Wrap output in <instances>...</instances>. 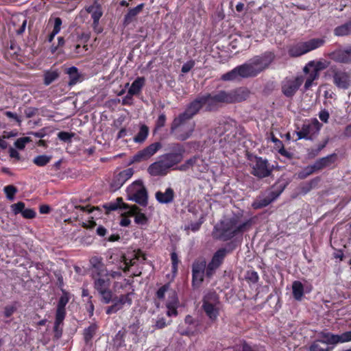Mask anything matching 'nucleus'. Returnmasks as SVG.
Here are the masks:
<instances>
[{"label": "nucleus", "instance_id": "obj_1", "mask_svg": "<svg viewBox=\"0 0 351 351\" xmlns=\"http://www.w3.org/2000/svg\"><path fill=\"white\" fill-rule=\"evenodd\" d=\"M250 95V91L243 87L229 91L219 90L218 92L197 97L186 107L184 112L174 119V127L179 125L182 120H190L199 110L205 106L206 110L217 109L220 104H228L241 102L246 100Z\"/></svg>", "mask_w": 351, "mask_h": 351}, {"label": "nucleus", "instance_id": "obj_2", "mask_svg": "<svg viewBox=\"0 0 351 351\" xmlns=\"http://www.w3.org/2000/svg\"><path fill=\"white\" fill-rule=\"evenodd\" d=\"M252 226L250 219L244 220L241 216L234 215L221 221L215 227L217 237L222 241H228L234 237L241 236Z\"/></svg>", "mask_w": 351, "mask_h": 351}, {"label": "nucleus", "instance_id": "obj_3", "mask_svg": "<svg viewBox=\"0 0 351 351\" xmlns=\"http://www.w3.org/2000/svg\"><path fill=\"white\" fill-rule=\"evenodd\" d=\"M351 341V330L339 335L322 331L318 333V338L313 340L308 348V351H331L328 346H335L339 343Z\"/></svg>", "mask_w": 351, "mask_h": 351}, {"label": "nucleus", "instance_id": "obj_4", "mask_svg": "<svg viewBox=\"0 0 351 351\" xmlns=\"http://www.w3.org/2000/svg\"><path fill=\"white\" fill-rule=\"evenodd\" d=\"M92 279L94 288L101 295V301L105 304H109L112 301V292L110 289L111 282L108 277V271L102 267L94 265Z\"/></svg>", "mask_w": 351, "mask_h": 351}, {"label": "nucleus", "instance_id": "obj_5", "mask_svg": "<svg viewBox=\"0 0 351 351\" xmlns=\"http://www.w3.org/2000/svg\"><path fill=\"white\" fill-rule=\"evenodd\" d=\"M274 59V54L270 51L250 59L247 63L243 64L247 77L257 75L267 68Z\"/></svg>", "mask_w": 351, "mask_h": 351}, {"label": "nucleus", "instance_id": "obj_6", "mask_svg": "<svg viewBox=\"0 0 351 351\" xmlns=\"http://www.w3.org/2000/svg\"><path fill=\"white\" fill-rule=\"evenodd\" d=\"M128 199L141 205L147 204V192L141 180H136L127 188Z\"/></svg>", "mask_w": 351, "mask_h": 351}, {"label": "nucleus", "instance_id": "obj_7", "mask_svg": "<svg viewBox=\"0 0 351 351\" xmlns=\"http://www.w3.org/2000/svg\"><path fill=\"white\" fill-rule=\"evenodd\" d=\"M202 306L209 319L216 320L219 312V302L217 295L214 293L207 294L204 298Z\"/></svg>", "mask_w": 351, "mask_h": 351}, {"label": "nucleus", "instance_id": "obj_8", "mask_svg": "<svg viewBox=\"0 0 351 351\" xmlns=\"http://www.w3.org/2000/svg\"><path fill=\"white\" fill-rule=\"evenodd\" d=\"M322 126L317 119L304 123L301 130L297 132L298 138L313 140L319 134Z\"/></svg>", "mask_w": 351, "mask_h": 351}, {"label": "nucleus", "instance_id": "obj_9", "mask_svg": "<svg viewBox=\"0 0 351 351\" xmlns=\"http://www.w3.org/2000/svg\"><path fill=\"white\" fill-rule=\"evenodd\" d=\"M195 129V123L188 122L187 120H182L179 125L174 127V120L171 126V132L174 134L176 138L180 141L188 139L193 134Z\"/></svg>", "mask_w": 351, "mask_h": 351}, {"label": "nucleus", "instance_id": "obj_10", "mask_svg": "<svg viewBox=\"0 0 351 351\" xmlns=\"http://www.w3.org/2000/svg\"><path fill=\"white\" fill-rule=\"evenodd\" d=\"M132 295L133 293L130 292L127 294L121 295L119 298H116L113 300L112 299L113 304L106 308V314L110 315L112 313H116L125 306L130 307L132 304Z\"/></svg>", "mask_w": 351, "mask_h": 351}, {"label": "nucleus", "instance_id": "obj_11", "mask_svg": "<svg viewBox=\"0 0 351 351\" xmlns=\"http://www.w3.org/2000/svg\"><path fill=\"white\" fill-rule=\"evenodd\" d=\"M302 76L286 78L282 82V92L287 97H292L304 82Z\"/></svg>", "mask_w": 351, "mask_h": 351}, {"label": "nucleus", "instance_id": "obj_12", "mask_svg": "<svg viewBox=\"0 0 351 351\" xmlns=\"http://www.w3.org/2000/svg\"><path fill=\"white\" fill-rule=\"evenodd\" d=\"M184 152V149L183 146L177 144L174 148V152L164 154L160 158L169 169L182 160Z\"/></svg>", "mask_w": 351, "mask_h": 351}, {"label": "nucleus", "instance_id": "obj_13", "mask_svg": "<svg viewBox=\"0 0 351 351\" xmlns=\"http://www.w3.org/2000/svg\"><path fill=\"white\" fill-rule=\"evenodd\" d=\"M162 145L159 142L154 143L143 149L138 152L132 159V162H139L147 160L153 156L160 148Z\"/></svg>", "mask_w": 351, "mask_h": 351}, {"label": "nucleus", "instance_id": "obj_14", "mask_svg": "<svg viewBox=\"0 0 351 351\" xmlns=\"http://www.w3.org/2000/svg\"><path fill=\"white\" fill-rule=\"evenodd\" d=\"M206 262L204 258L196 260L192 267L193 285L198 287L204 280Z\"/></svg>", "mask_w": 351, "mask_h": 351}, {"label": "nucleus", "instance_id": "obj_15", "mask_svg": "<svg viewBox=\"0 0 351 351\" xmlns=\"http://www.w3.org/2000/svg\"><path fill=\"white\" fill-rule=\"evenodd\" d=\"M252 173L259 178L267 177L271 173L267 161L262 158L256 157L255 162L252 165Z\"/></svg>", "mask_w": 351, "mask_h": 351}, {"label": "nucleus", "instance_id": "obj_16", "mask_svg": "<svg viewBox=\"0 0 351 351\" xmlns=\"http://www.w3.org/2000/svg\"><path fill=\"white\" fill-rule=\"evenodd\" d=\"M330 71L333 76V82L339 88L346 89L350 85V77L348 74L335 67H332Z\"/></svg>", "mask_w": 351, "mask_h": 351}, {"label": "nucleus", "instance_id": "obj_17", "mask_svg": "<svg viewBox=\"0 0 351 351\" xmlns=\"http://www.w3.org/2000/svg\"><path fill=\"white\" fill-rule=\"evenodd\" d=\"M134 174V169L132 168H128L118 174L115 175L111 183V187L114 190L120 189L125 182L128 180Z\"/></svg>", "mask_w": 351, "mask_h": 351}, {"label": "nucleus", "instance_id": "obj_18", "mask_svg": "<svg viewBox=\"0 0 351 351\" xmlns=\"http://www.w3.org/2000/svg\"><path fill=\"white\" fill-rule=\"evenodd\" d=\"M189 168H192L193 171L204 172L206 170L207 165L202 158L195 156L187 160L184 164L180 167V169L182 171H186Z\"/></svg>", "mask_w": 351, "mask_h": 351}, {"label": "nucleus", "instance_id": "obj_19", "mask_svg": "<svg viewBox=\"0 0 351 351\" xmlns=\"http://www.w3.org/2000/svg\"><path fill=\"white\" fill-rule=\"evenodd\" d=\"M86 11L91 14L93 20V27L97 33H100L101 29L99 27V21L103 14L101 7L97 3H94L86 8Z\"/></svg>", "mask_w": 351, "mask_h": 351}, {"label": "nucleus", "instance_id": "obj_20", "mask_svg": "<svg viewBox=\"0 0 351 351\" xmlns=\"http://www.w3.org/2000/svg\"><path fill=\"white\" fill-rule=\"evenodd\" d=\"M104 208L106 209L108 212L111 210H119L121 213L122 212L123 215L125 213L132 214L134 212V208H130V206H129L127 204H125L123 202V199L121 197L117 198L115 202H111L107 204L106 205L104 206Z\"/></svg>", "mask_w": 351, "mask_h": 351}, {"label": "nucleus", "instance_id": "obj_21", "mask_svg": "<svg viewBox=\"0 0 351 351\" xmlns=\"http://www.w3.org/2000/svg\"><path fill=\"white\" fill-rule=\"evenodd\" d=\"M169 169L160 157L159 159L151 164L147 168V172L152 176H162L168 173Z\"/></svg>", "mask_w": 351, "mask_h": 351}, {"label": "nucleus", "instance_id": "obj_22", "mask_svg": "<svg viewBox=\"0 0 351 351\" xmlns=\"http://www.w3.org/2000/svg\"><path fill=\"white\" fill-rule=\"evenodd\" d=\"M175 195L174 190L171 186H169L165 191H157L155 194V197L159 203L168 204L174 201Z\"/></svg>", "mask_w": 351, "mask_h": 351}, {"label": "nucleus", "instance_id": "obj_23", "mask_svg": "<svg viewBox=\"0 0 351 351\" xmlns=\"http://www.w3.org/2000/svg\"><path fill=\"white\" fill-rule=\"evenodd\" d=\"M331 58L337 62L350 63L351 62V47L344 50L335 51L331 54Z\"/></svg>", "mask_w": 351, "mask_h": 351}, {"label": "nucleus", "instance_id": "obj_24", "mask_svg": "<svg viewBox=\"0 0 351 351\" xmlns=\"http://www.w3.org/2000/svg\"><path fill=\"white\" fill-rule=\"evenodd\" d=\"M239 77H248L244 69L243 65L237 66L230 71L223 74L221 77V79L223 81H232L237 79Z\"/></svg>", "mask_w": 351, "mask_h": 351}, {"label": "nucleus", "instance_id": "obj_25", "mask_svg": "<svg viewBox=\"0 0 351 351\" xmlns=\"http://www.w3.org/2000/svg\"><path fill=\"white\" fill-rule=\"evenodd\" d=\"M329 63L326 60L310 61L304 67L303 71L304 72H307L308 70H313L319 75V72L326 69Z\"/></svg>", "mask_w": 351, "mask_h": 351}, {"label": "nucleus", "instance_id": "obj_26", "mask_svg": "<svg viewBox=\"0 0 351 351\" xmlns=\"http://www.w3.org/2000/svg\"><path fill=\"white\" fill-rule=\"evenodd\" d=\"M144 6V3H141L136 7L130 9L124 16L123 25L127 26L130 24L134 20L135 17L142 11Z\"/></svg>", "mask_w": 351, "mask_h": 351}, {"label": "nucleus", "instance_id": "obj_27", "mask_svg": "<svg viewBox=\"0 0 351 351\" xmlns=\"http://www.w3.org/2000/svg\"><path fill=\"white\" fill-rule=\"evenodd\" d=\"M66 311L62 309L56 310V320L54 323V332L57 337H60L62 334V329L60 328V326L62 324L63 320L65 318Z\"/></svg>", "mask_w": 351, "mask_h": 351}, {"label": "nucleus", "instance_id": "obj_28", "mask_svg": "<svg viewBox=\"0 0 351 351\" xmlns=\"http://www.w3.org/2000/svg\"><path fill=\"white\" fill-rule=\"evenodd\" d=\"M145 80L143 77H138L131 84L128 91L130 95H136L139 94L145 85Z\"/></svg>", "mask_w": 351, "mask_h": 351}, {"label": "nucleus", "instance_id": "obj_29", "mask_svg": "<svg viewBox=\"0 0 351 351\" xmlns=\"http://www.w3.org/2000/svg\"><path fill=\"white\" fill-rule=\"evenodd\" d=\"M288 53L291 57H298L306 53L304 42L298 43L290 46Z\"/></svg>", "mask_w": 351, "mask_h": 351}, {"label": "nucleus", "instance_id": "obj_30", "mask_svg": "<svg viewBox=\"0 0 351 351\" xmlns=\"http://www.w3.org/2000/svg\"><path fill=\"white\" fill-rule=\"evenodd\" d=\"M325 40L323 38H312L304 42L306 53L315 50L324 45Z\"/></svg>", "mask_w": 351, "mask_h": 351}, {"label": "nucleus", "instance_id": "obj_31", "mask_svg": "<svg viewBox=\"0 0 351 351\" xmlns=\"http://www.w3.org/2000/svg\"><path fill=\"white\" fill-rule=\"evenodd\" d=\"M292 293L296 300H301L304 295V286L300 281L295 280L292 284Z\"/></svg>", "mask_w": 351, "mask_h": 351}, {"label": "nucleus", "instance_id": "obj_32", "mask_svg": "<svg viewBox=\"0 0 351 351\" xmlns=\"http://www.w3.org/2000/svg\"><path fill=\"white\" fill-rule=\"evenodd\" d=\"M43 77L45 85L48 86L58 78L59 72L58 70H48L45 71Z\"/></svg>", "mask_w": 351, "mask_h": 351}, {"label": "nucleus", "instance_id": "obj_33", "mask_svg": "<svg viewBox=\"0 0 351 351\" xmlns=\"http://www.w3.org/2000/svg\"><path fill=\"white\" fill-rule=\"evenodd\" d=\"M271 202L267 195L258 196L252 203V206L254 209H259L268 206Z\"/></svg>", "mask_w": 351, "mask_h": 351}, {"label": "nucleus", "instance_id": "obj_34", "mask_svg": "<svg viewBox=\"0 0 351 351\" xmlns=\"http://www.w3.org/2000/svg\"><path fill=\"white\" fill-rule=\"evenodd\" d=\"M149 134V128L145 125H142L140 127V130L137 134L134 137V141L135 143H141L144 142L147 138Z\"/></svg>", "mask_w": 351, "mask_h": 351}, {"label": "nucleus", "instance_id": "obj_35", "mask_svg": "<svg viewBox=\"0 0 351 351\" xmlns=\"http://www.w3.org/2000/svg\"><path fill=\"white\" fill-rule=\"evenodd\" d=\"M335 34L338 36H343L351 34V21L337 27L334 30Z\"/></svg>", "mask_w": 351, "mask_h": 351}, {"label": "nucleus", "instance_id": "obj_36", "mask_svg": "<svg viewBox=\"0 0 351 351\" xmlns=\"http://www.w3.org/2000/svg\"><path fill=\"white\" fill-rule=\"evenodd\" d=\"M304 73L306 75L304 88L307 90L312 86L313 81L318 78L319 74L313 70H308L307 72Z\"/></svg>", "mask_w": 351, "mask_h": 351}, {"label": "nucleus", "instance_id": "obj_37", "mask_svg": "<svg viewBox=\"0 0 351 351\" xmlns=\"http://www.w3.org/2000/svg\"><path fill=\"white\" fill-rule=\"evenodd\" d=\"M130 208H134V212L132 213H127L129 215L134 217V221L138 224H144L146 222V217L144 214L141 213L136 206H130Z\"/></svg>", "mask_w": 351, "mask_h": 351}, {"label": "nucleus", "instance_id": "obj_38", "mask_svg": "<svg viewBox=\"0 0 351 351\" xmlns=\"http://www.w3.org/2000/svg\"><path fill=\"white\" fill-rule=\"evenodd\" d=\"M51 159V156L39 155L34 158V163L39 167H43L48 164Z\"/></svg>", "mask_w": 351, "mask_h": 351}, {"label": "nucleus", "instance_id": "obj_39", "mask_svg": "<svg viewBox=\"0 0 351 351\" xmlns=\"http://www.w3.org/2000/svg\"><path fill=\"white\" fill-rule=\"evenodd\" d=\"M66 73L69 75L70 77V81H69V85H74L75 84L79 78V75L77 73V69L75 66L70 67L67 69Z\"/></svg>", "mask_w": 351, "mask_h": 351}, {"label": "nucleus", "instance_id": "obj_40", "mask_svg": "<svg viewBox=\"0 0 351 351\" xmlns=\"http://www.w3.org/2000/svg\"><path fill=\"white\" fill-rule=\"evenodd\" d=\"M227 251L224 248L219 249L217 250L215 254L213 255L212 260L214 262L217 263L219 265H221L226 255Z\"/></svg>", "mask_w": 351, "mask_h": 351}, {"label": "nucleus", "instance_id": "obj_41", "mask_svg": "<svg viewBox=\"0 0 351 351\" xmlns=\"http://www.w3.org/2000/svg\"><path fill=\"white\" fill-rule=\"evenodd\" d=\"M316 171L317 169L314 167V165L307 166L298 173V178L304 179Z\"/></svg>", "mask_w": 351, "mask_h": 351}, {"label": "nucleus", "instance_id": "obj_42", "mask_svg": "<svg viewBox=\"0 0 351 351\" xmlns=\"http://www.w3.org/2000/svg\"><path fill=\"white\" fill-rule=\"evenodd\" d=\"M69 297L68 293L64 291H62V295L59 299L57 308L65 310V306L67 304V303L69 302Z\"/></svg>", "mask_w": 351, "mask_h": 351}, {"label": "nucleus", "instance_id": "obj_43", "mask_svg": "<svg viewBox=\"0 0 351 351\" xmlns=\"http://www.w3.org/2000/svg\"><path fill=\"white\" fill-rule=\"evenodd\" d=\"M97 326L95 324L90 325L84 330V339L86 341H90L97 330Z\"/></svg>", "mask_w": 351, "mask_h": 351}, {"label": "nucleus", "instance_id": "obj_44", "mask_svg": "<svg viewBox=\"0 0 351 351\" xmlns=\"http://www.w3.org/2000/svg\"><path fill=\"white\" fill-rule=\"evenodd\" d=\"M122 258V265H120V268L122 269L124 271H127L130 266L133 265L135 264L136 258H128L125 256L121 257Z\"/></svg>", "mask_w": 351, "mask_h": 351}, {"label": "nucleus", "instance_id": "obj_45", "mask_svg": "<svg viewBox=\"0 0 351 351\" xmlns=\"http://www.w3.org/2000/svg\"><path fill=\"white\" fill-rule=\"evenodd\" d=\"M220 266L217 263L214 262L213 260L208 263L207 267H206V274L208 277H211L215 271Z\"/></svg>", "mask_w": 351, "mask_h": 351}, {"label": "nucleus", "instance_id": "obj_46", "mask_svg": "<svg viewBox=\"0 0 351 351\" xmlns=\"http://www.w3.org/2000/svg\"><path fill=\"white\" fill-rule=\"evenodd\" d=\"M220 266L217 263L214 262L213 260L208 263L207 267H206V274L208 277H211L215 271Z\"/></svg>", "mask_w": 351, "mask_h": 351}, {"label": "nucleus", "instance_id": "obj_47", "mask_svg": "<svg viewBox=\"0 0 351 351\" xmlns=\"http://www.w3.org/2000/svg\"><path fill=\"white\" fill-rule=\"evenodd\" d=\"M220 266L217 263L214 262L213 260L208 263L207 267H206V274L208 277H211L215 271Z\"/></svg>", "mask_w": 351, "mask_h": 351}, {"label": "nucleus", "instance_id": "obj_48", "mask_svg": "<svg viewBox=\"0 0 351 351\" xmlns=\"http://www.w3.org/2000/svg\"><path fill=\"white\" fill-rule=\"evenodd\" d=\"M330 163V158L329 157H324V158H322L319 160H317V161H315V162L313 164L314 165V167H315V169L317 170H320L322 169H323L324 167L328 166Z\"/></svg>", "mask_w": 351, "mask_h": 351}, {"label": "nucleus", "instance_id": "obj_49", "mask_svg": "<svg viewBox=\"0 0 351 351\" xmlns=\"http://www.w3.org/2000/svg\"><path fill=\"white\" fill-rule=\"evenodd\" d=\"M169 299L167 302L166 306L177 307L178 300L176 292L173 291H169Z\"/></svg>", "mask_w": 351, "mask_h": 351}, {"label": "nucleus", "instance_id": "obj_50", "mask_svg": "<svg viewBox=\"0 0 351 351\" xmlns=\"http://www.w3.org/2000/svg\"><path fill=\"white\" fill-rule=\"evenodd\" d=\"M3 190L7 198L10 200H13L14 196L17 191L16 187L12 185H8L5 186Z\"/></svg>", "mask_w": 351, "mask_h": 351}, {"label": "nucleus", "instance_id": "obj_51", "mask_svg": "<svg viewBox=\"0 0 351 351\" xmlns=\"http://www.w3.org/2000/svg\"><path fill=\"white\" fill-rule=\"evenodd\" d=\"M128 285H129V280L123 278L121 281H115L114 282L113 288L115 291H119V290L125 288Z\"/></svg>", "mask_w": 351, "mask_h": 351}, {"label": "nucleus", "instance_id": "obj_52", "mask_svg": "<svg viewBox=\"0 0 351 351\" xmlns=\"http://www.w3.org/2000/svg\"><path fill=\"white\" fill-rule=\"evenodd\" d=\"M17 309V306L16 304H12L10 305H7L4 308V316L5 317H10L11 315H12L15 311Z\"/></svg>", "mask_w": 351, "mask_h": 351}, {"label": "nucleus", "instance_id": "obj_53", "mask_svg": "<svg viewBox=\"0 0 351 351\" xmlns=\"http://www.w3.org/2000/svg\"><path fill=\"white\" fill-rule=\"evenodd\" d=\"M171 259L172 263V272L176 274L178 271V266L180 262L178 254L173 252L171 254Z\"/></svg>", "mask_w": 351, "mask_h": 351}, {"label": "nucleus", "instance_id": "obj_54", "mask_svg": "<svg viewBox=\"0 0 351 351\" xmlns=\"http://www.w3.org/2000/svg\"><path fill=\"white\" fill-rule=\"evenodd\" d=\"M29 141L30 138L29 137L19 138L15 141L14 145L16 148L22 149L25 147V145Z\"/></svg>", "mask_w": 351, "mask_h": 351}, {"label": "nucleus", "instance_id": "obj_55", "mask_svg": "<svg viewBox=\"0 0 351 351\" xmlns=\"http://www.w3.org/2000/svg\"><path fill=\"white\" fill-rule=\"evenodd\" d=\"M171 291V290H169V285H165L158 290L156 296L158 299L162 300L165 298V293L167 292L169 293Z\"/></svg>", "mask_w": 351, "mask_h": 351}, {"label": "nucleus", "instance_id": "obj_56", "mask_svg": "<svg viewBox=\"0 0 351 351\" xmlns=\"http://www.w3.org/2000/svg\"><path fill=\"white\" fill-rule=\"evenodd\" d=\"M12 210L15 215L23 213L25 209V204L22 202H19L16 204H14L11 206Z\"/></svg>", "mask_w": 351, "mask_h": 351}, {"label": "nucleus", "instance_id": "obj_57", "mask_svg": "<svg viewBox=\"0 0 351 351\" xmlns=\"http://www.w3.org/2000/svg\"><path fill=\"white\" fill-rule=\"evenodd\" d=\"M319 181V178H315V179L311 180L309 182L306 183L305 184V186L302 188V191L304 193H306L310 190H311L313 188H314L317 184Z\"/></svg>", "mask_w": 351, "mask_h": 351}, {"label": "nucleus", "instance_id": "obj_58", "mask_svg": "<svg viewBox=\"0 0 351 351\" xmlns=\"http://www.w3.org/2000/svg\"><path fill=\"white\" fill-rule=\"evenodd\" d=\"M73 136V134L69 133L67 132H60L58 134V138L64 142L69 141Z\"/></svg>", "mask_w": 351, "mask_h": 351}, {"label": "nucleus", "instance_id": "obj_59", "mask_svg": "<svg viewBox=\"0 0 351 351\" xmlns=\"http://www.w3.org/2000/svg\"><path fill=\"white\" fill-rule=\"evenodd\" d=\"M166 123V116L164 113L160 114L156 123V127L157 129L162 128Z\"/></svg>", "mask_w": 351, "mask_h": 351}, {"label": "nucleus", "instance_id": "obj_60", "mask_svg": "<svg viewBox=\"0 0 351 351\" xmlns=\"http://www.w3.org/2000/svg\"><path fill=\"white\" fill-rule=\"evenodd\" d=\"M195 66V62L193 60H190L184 63L182 66V72L184 73H186L190 71V70Z\"/></svg>", "mask_w": 351, "mask_h": 351}, {"label": "nucleus", "instance_id": "obj_61", "mask_svg": "<svg viewBox=\"0 0 351 351\" xmlns=\"http://www.w3.org/2000/svg\"><path fill=\"white\" fill-rule=\"evenodd\" d=\"M22 215L26 219H32L36 216V212L31 208H25L22 213Z\"/></svg>", "mask_w": 351, "mask_h": 351}, {"label": "nucleus", "instance_id": "obj_62", "mask_svg": "<svg viewBox=\"0 0 351 351\" xmlns=\"http://www.w3.org/2000/svg\"><path fill=\"white\" fill-rule=\"evenodd\" d=\"M62 25V20L60 18L57 17L54 20V26H53V34H58L61 29Z\"/></svg>", "mask_w": 351, "mask_h": 351}, {"label": "nucleus", "instance_id": "obj_63", "mask_svg": "<svg viewBox=\"0 0 351 351\" xmlns=\"http://www.w3.org/2000/svg\"><path fill=\"white\" fill-rule=\"evenodd\" d=\"M282 191V189L279 190L278 191H269L267 193V197L269 198L271 202H272L273 201H274L280 195Z\"/></svg>", "mask_w": 351, "mask_h": 351}, {"label": "nucleus", "instance_id": "obj_64", "mask_svg": "<svg viewBox=\"0 0 351 351\" xmlns=\"http://www.w3.org/2000/svg\"><path fill=\"white\" fill-rule=\"evenodd\" d=\"M38 112V109L33 107H28L25 110V114L27 118L35 116Z\"/></svg>", "mask_w": 351, "mask_h": 351}]
</instances>
